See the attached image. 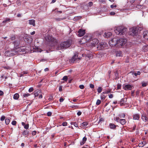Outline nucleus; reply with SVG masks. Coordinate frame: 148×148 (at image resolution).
Returning a JSON list of instances; mask_svg holds the SVG:
<instances>
[{
    "instance_id": "obj_1",
    "label": "nucleus",
    "mask_w": 148,
    "mask_h": 148,
    "mask_svg": "<svg viewBox=\"0 0 148 148\" xmlns=\"http://www.w3.org/2000/svg\"><path fill=\"white\" fill-rule=\"evenodd\" d=\"M126 42V40L123 38L117 39L116 38H113L109 41V44L111 46H114L116 45L119 47H121L124 45Z\"/></svg>"
},
{
    "instance_id": "obj_2",
    "label": "nucleus",
    "mask_w": 148,
    "mask_h": 148,
    "mask_svg": "<svg viewBox=\"0 0 148 148\" xmlns=\"http://www.w3.org/2000/svg\"><path fill=\"white\" fill-rule=\"evenodd\" d=\"M127 29L123 26H119L115 27L114 31L116 34L120 35L124 34L127 32Z\"/></svg>"
},
{
    "instance_id": "obj_3",
    "label": "nucleus",
    "mask_w": 148,
    "mask_h": 148,
    "mask_svg": "<svg viewBox=\"0 0 148 148\" xmlns=\"http://www.w3.org/2000/svg\"><path fill=\"white\" fill-rule=\"evenodd\" d=\"M71 44V41L70 40H68L66 41L62 42L60 45L57 47L58 50L66 49L69 47Z\"/></svg>"
},
{
    "instance_id": "obj_4",
    "label": "nucleus",
    "mask_w": 148,
    "mask_h": 148,
    "mask_svg": "<svg viewBox=\"0 0 148 148\" xmlns=\"http://www.w3.org/2000/svg\"><path fill=\"white\" fill-rule=\"evenodd\" d=\"M108 48V45L105 42H101L97 45V48L98 50H103Z\"/></svg>"
},
{
    "instance_id": "obj_5",
    "label": "nucleus",
    "mask_w": 148,
    "mask_h": 148,
    "mask_svg": "<svg viewBox=\"0 0 148 148\" xmlns=\"http://www.w3.org/2000/svg\"><path fill=\"white\" fill-rule=\"evenodd\" d=\"M138 31L137 28L132 27L130 29V34L133 36H136L138 34Z\"/></svg>"
},
{
    "instance_id": "obj_6",
    "label": "nucleus",
    "mask_w": 148,
    "mask_h": 148,
    "mask_svg": "<svg viewBox=\"0 0 148 148\" xmlns=\"http://www.w3.org/2000/svg\"><path fill=\"white\" fill-rule=\"evenodd\" d=\"M90 42L92 45V47H94L98 43L99 40L97 38H94L92 40H90Z\"/></svg>"
},
{
    "instance_id": "obj_7",
    "label": "nucleus",
    "mask_w": 148,
    "mask_h": 148,
    "mask_svg": "<svg viewBox=\"0 0 148 148\" xmlns=\"http://www.w3.org/2000/svg\"><path fill=\"white\" fill-rule=\"evenodd\" d=\"M133 88V86L132 85L129 84L125 85L123 86V88L126 90H131Z\"/></svg>"
},
{
    "instance_id": "obj_8",
    "label": "nucleus",
    "mask_w": 148,
    "mask_h": 148,
    "mask_svg": "<svg viewBox=\"0 0 148 148\" xmlns=\"http://www.w3.org/2000/svg\"><path fill=\"white\" fill-rule=\"evenodd\" d=\"M78 36L79 37L83 36L85 33V30H84L80 29L78 31Z\"/></svg>"
},
{
    "instance_id": "obj_9",
    "label": "nucleus",
    "mask_w": 148,
    "mask_h": 148,
    "mask_svg": "<svg viewBox=\"0 0 148 148\" xmlns=\"http://www.w3.org/2000/svg\"><path fill=\"white\" fill-rule=\"evenodd\" d=\"M84 4L85 5V6L84 7V8L88 9L89 8V7H91L93 3L92 2L90 1L88 2L86 5L85 4V3Z\"/></svg>"
},
{
    "instance_id": "obj_10",
    "label": "nucleus",
    "mask_w": 148,
    "mask_h": 148,
    "mask_svg": "<svg viewBox=\"0 0 148 148\" xmlns=\"http://www.w3.org/2000/svg\"><path fill=\"white\" fill-rule=\"evenodd\" d=\"M12 52L11 51H7L5 52V54L7 56H12L14 55V53H12Z\"/></svg>"
},
{
    "instance_id": "obj_11",
    "label": "nucleus",
    "mask_w": 148,
    "mask_h": 148,
    "mask_svg": "<svg viewBox=\"0 0 148 148\" xmlns=\"http://www.w3.org/2000/svg\"><path fill=\"white\" fill-rule=\"evenodd\" d=\"M143 37L145 39L148 40V31H145L143 32Z\"/></svg>"
},
{
    "instance_id": "obj_12",
    "label": "nucleus",
    "mask_w": 148,
    "mask_h": 148,
    "mask_svg": "<svg viewBox=\"0 0 148 148\" xmlns=\"http://www.w3.org/2000/svg\"><path fill=\"white\" fill-rule=\"evenodd\" d=\"M112 35V34L110 32H109L108 33H105L103 36L106 38H108L110 37Z\"/></svg>"
},
{
    "instance_id": "obj_13",
    "label": "nucleus",
    "mask_w": 148,
    "mask_h": 148,
    "mask_svg": "<svg viewBox=\"0 0 148 148\" xmlns=\"http://www.w3.org/2000/svg\"><path fill=\"white\" fill-rule=\"evenodd\" d=\"M29 24L30 25H32L33 26L35 25V21L34 20H30L29 21Z\"/></svg>"
},
{
    "instance_id": "obj_14",
    "label": "nucleus",
    "mask_w": 148,
    "mask_h": 148,
    "mask_svg": "<svg viewBox=\"0 0 148 148\" xmlns=\"http://www.w3.org/2000/svg\"><path fill=\"white\" fill-rule=\"evenodd\" d=\"M141 118L145 122H146L147 121V118L144 114L142 115Z\"/></svg>"
},
{
    "instance_id": "obj_15",
    "label": "nucleus",
    "mask_w": 148,
    "mask_h": 148,
    "mask_svg": "<svg viewBox=\"0 0 148 148\" xmlns=\"http://www.w3.org/2000/svg\"><path fill=\"white\" fill-rule=\"evenodd\" d=\"M29 133V132L28 130H24L22 133L23 136H28Z\"/></svg>"
},
{
    "instance_id": "obj_16",
    "label": "nucleus",
    "mask_w": 148,
    "mask_h": 148,
    "mask_svg": "<svg viewBox=\"0 0 148 148\" xmlns=\"http://www.w3.org/2000/svg\"><path fill=\"white\" fill-rule=\"evenodd\" d=\"M126 99H122L120 101V104L121 106L123 105L126 102Z\"/></svg>"
},
{
    "instance_id": "obj_17",
    "label": "nucleus",
    "mask_w": 148,
    "mask_h": 148,
    "mask_svg": "<svg viewBox=\"0 0 148 148\" xmlns=\"http://www.w3.org/2000/svg\"><path fill=\"white\" fill-rule=\"evenodd\" d=\"M140 118V116L138 114H135L133 116V119L134 120H138Z\"/></svg>"
},
{
    "instance_id": "obj_18",
    "label": "nucleus",
    "mask_w": 148,
    "mask_h": 148,
    "mask_svg": "<svg viewBox=\"0 0 148 148\" xmlns=\"http://www.w3.org/2000/svg\"><path fill=\"white\" fill-rule=\"evenodd\" d=\"M110 127L111 129H115L117 126L115 125L113 123L110 124Z\"/></svg>"
},
{
    "instance_id": "obj_19",
    "label": "nucleus",
    "mask_w": 148,
    "mask_h": 148,
    "mask_svg": "<svg viewBox=\"0 0 148 148\" xmlns=\"http://www.w3.org/2000/svg\"><path fill=\"white\" fill-rule=\"evenodd\" d=\"M11 21V19L9 18H6L5 19L3 20L2 23L3 24H6L7 22H10Z\"/></svg>"
},
{
    "instance_id": "obj_20",
    "label": "nucleus",
    "mask_w": 148,
    "mask_h": 148,
    "mask_svg": "<svg viewBox=\"0 0 148 148\" xmlns=\"http://www.w3.org/2000/svg\"><path fill=\"white\" fill-rule=\"evenodd\" d=\"M120 123L123 125H124L126 123L125 120V119H121L120 120Z\"/></svg>"
},
{
    "instance_id": "obj_21",
    "label": "nucleus",
    "mask_w": 148,
    "mask_h": 148,
    "mask_svg": "<svg viewBox=\"0 0 148 148\" xmlns=\"http://www.w3.org/2000/svg\"><path fill=\"white\" fill-rule=\"evenodd\" d=\"M13 44L14 45V46L17 47L20 44L19 41L16 40L13 42Z\"/></svg>"
},
{
    "instance_id": "obj_22",
    "label": "nucleus",
    "mask_w": 148,
    "mask_h": 148,
    "mask_svg": "<svg viewBox=\"0 0 148 148\" xmlns=\"http://www.w3.org/2000/svg\"><path fill=\"white\" fill-rule=\"evenodd\" d=\"M77 56L75 55L71 58V62H74L77 58Z\"/></svg>"
},
{
    "instance_id": "obj_23",
    "label": "nucleus",
    "mask_w": 148,
    "mask_h": 148,
    "mask_svg": "<svg viewBox=\"0 0 148 148\" xmlns=\"http://www.w3.org/2000/svg\"><path fill=\"white\" fill-rule=\"evenodd\" d=\"M116 56H122V52L121 51H117L116 52Z\"/></svg>"
},
{
    "instance_id": "obj_24",
    "label": "nucleus",
    "mask_w": 148,
    "mask_h": 148,
    "mask_svg": "<svg viewBox=\"0 0 148 148\" xmlns=\"http://www.w3.org/2000/svg\"><path fill=\"white\" fill-rule=\"evenodd\" d=\"M19 97V95L18 93L15 94L13 97L14 99H17Z\"/></svg>"
},
{
    "instance_id": "obj_25",
    "label": "nucleus",
    "mask_w": 148,
    "mask_h": 148,
    "mask_svg": "<svg viewBox=\"0 0 148 148\" xmlns=\"http://www.w3.org/2000/svg\"><path fill=\"white\" fill-rule=\"evenodd\" d=\"M146 144V142H141L139 143L138 146L140 147H142Z\"/></svg>"
},
{
    "instance_id": "obj_26",
    "label": "nucleus",
    "mask_w": 148,
    "mask_h": 148,
    "mask_svg": "<svg viewBox=\"0 0 148 148\" xmlns=\"http://www.w3.org/2000/svg\"><path fill=\"white\" fill-rule=\"evenodd\" d=\"M133 75H134L136 76L138 75H140V72L139 71H138L137 73L136 72H133L132 73Z\"/></svg>"
},
{
    "instance_id": "obj_27",
    "label": "nucleus",
    "mask_w": 148,
    "mask_h": 148,
    "mask_svg": "<svg viewBox=\"0 0 148 148\" xmlns=\"http://www.w3.org/2000/svg\"><path fill=\"white\" fill-rule=\"evenodd\" d=\"M41 93V92L40 91H37L36 92L34 93V95L35 97H37L39 96L40 93Z\"/></svg>"
},
{
    "instance_id": "obj_28",
    "label": "nucleus",
    "mask_w": 148,
    "mask_h": 148,
    "mask_svg": "<svg viewBox=\"0 0 148 148\" xmlns=\"http://www.w3.org/2000/svg\"><path fill=\"white\" fill-rule=\"evenodd\" d=\"M119 116L121 118H124L125 116V115L124 113H123L119 114Z\"/></svg>"
},
{
    "instance_id": "obj_29",
    "label": "nucleus",
    "mask_w": 148,
    "mask_h": 148,
    "mask_svg": "<svg viewBox=\"0 0 148 148\" xmlns=\"http://www.w3.org/2000/svg\"><path fill=\"white\" fill-rule=\"evenodd\" d=\"M88 123L87 122H84L81 124V126L82 127H85L88 125Z\"/></svg>"
},
{
    "instance_id": "obj_30",
    "label": "nucleus",
    "mask_w": 148,
    "mask_h": 148,
    "mask_svg": "<svg viewBox=\"0 0 148 148\" xmlns=\"http://www.w3.org/2000/svg\"><path fill=\"white\" fill-rule=\"evenodd\" d=\"M86 57H88L90 59L92 58L93 56L91 54H88L86 55Z\"/></svg>"
},
{
    "instance_id": "obj_31",
    "label": "nucleus",
    "mask_w": 148,
    "mask_h": 148,
    "mask_svg": "<svg viewBox=\"0 0 148 148\" xmlns=\"http://www.w3.org/2000/svg\"><path fill=\"white\" fill-rule=\"evenodd\" d=\"M102 89V88L101 87H99L97 89L98 92L99 93H100L101 92Z\"/></svg>"
},
{
    "instance_id": "obj_32",
    "label": "nucleus",
    "mask_w": 148,
    "mask_h": 148,
    "mask_svg": "<svg viewBox=\"0 0 148 148\" xmlns=\"http://www.w3.org/2000/svg\"><path fill=\"white\" fill-rule=\"evenodd\" d=\"M10 122V120L9 119H5V123L6 125L8 124Z\"/></svg>"
},
{
    "instance_id": "obj_33",
    "label": "nucleus",
    "mask_w": 148,
    "mask_h": 148,
    "mask_svg": "<svg viewBox=\"0 0 148 148\" xmlns=\"http://www.w3.org/2000/svg\"><path fill=\"white\" fill-rule=\"evenodd\" d=\"M142 84L143 87H145L147 86V83L146 82H143L142 83Z\"/></svg>"
},
{
    "instance_id": "obj_34",
    "label": "nucleus",
    "mask_w": 148,
    "mask_h": 148,
    "mask_svg": "<svg viewBox=\"0 0 148 148\" xmlns=\"http://www.w3.org/2000/svg\"><path fill=\"white\" fill-rule=\"evenodd\" d=\"M101 103V101L100 100L98 99L96 103V104L97 105H99Z\"/></svg>"
},
{
    "instance_id": "obj_35",
    "label": "nucleus",
    "mask_w": 148,
    "mask_h": 148,
    "mask_svg": "<svg viewBox=\"0 0 148 148\" xmlns=\"http://www.w3.org/2000/svg\"><path fill=\"white\" fill-rule=\"evenodd\" d=\"M67 79H68V77H67V76H64L63 77V78L62 79L63 80H64V81H67Z\"/></svg>"
},
{
    "instance_id": "obj_36",
    "label": "nucleus",
    "mask_w": 148,
    "mask_h": 148,
    "mask_svg": "<svg viewBox=\"0 0 148 148\" xmlns=\"http://www.w3.org/2000/svg\"><path fill=\"white\" fill-rule=\"evenodd\" d=\"M29 127V124H27L26 125H25L24 126V128L25 129H28Z\"/></svg>"
},
{
    "instance_id": "obj_37",
    "label": "nucleus",
    "mask_w": 148,
    "mask_h": 148,
    "mask_svg": "<svg viewBox=\"0 0 148 148\" xmlns=\"http://www.w3.org/2000/svg\"><path fill=\"white\" fill-rule=\"evenodd\" d=\"M117 89H121V84H118L117 85Z\"/></svg>"
},
{
    "instance_id": "obj_38",
    "label": "nucleus",
    "mask_w": 148,
    "mask_h": 148,
    "mask_svg": "<svg viewBox=\"0 0 148 148\" xmlns=\"http://www.w3.org/2000/svg\"><path fill=\"white\" fill-rule=\"evenodd\" d=\"M30 94L29 93L25 94L23 95V97H27Z\"/></svg>"
},
{
    "instance_id": "obj_39",
    "label": "nucleus",
    "mask_w": 148,
    "mask_h": 148,
    "mask_svg": "<svg viewBox=\"0 0 148 148\" xmlns=\"http://www.w3.org/2000/svg\"><path fill=\"white\" fill-rule=\"evenodd\" d=\"M104 121L103 119V118H101L98 122V123H101Z\"/></svg>"
},
{
    "instance_id": "obj_40",
    "label": "nucleus",
    "mask_w": 148,
    "mask_h": 148,
    "mask_svg": "<svg viewBox=\"0 0 148 148\" xmlns=\"http://www.w3.org/2000/svg\"><path fill=\"white\" fill-rule=\"evenodd\" d=\"M47 115L48 116H51L52 115V113L51 112H47Z\"/></svg>"
},
{
    "instance_id": "obj_41",
    "label": "nucleus",
    "mask_w": 148,
    "mask_h": 148,
    "mask_svg": "<svg viewBox=\"0 0 148 148\" xmlns=\"http://www.w3.org/2000/svg\"><path fill=\"white\" fill-rule=\"evenodd\" d=\"M79 87L81 89H83L84 88V86L83 85H80Z\"/></svg>"
},
{
    "instance_id": "obj_42",
    "label": "nucleus",
    "mask_w": 148,
    "mask_h": 148,
    "mask_svg": "<svg viewBox=\"0 0 148 148\" xmlns=\"http://www.w3.org/2000/svg\"><path fill=\"white\" fill-rule=\"evenodd\" d=\"M5 118V117L4 116H1L0 120L1 121H3Z\"/></svg>"
},
{
    "instance_id": "obj_43",
    "label": "nucleus",
    "mask_w": 148,
    "mask_h": 148,
    "mask_svg": "<svg viewBox=\"0 0 148 148\" xmlns=\"http://www.w3.org/2000/svg\"><path fill=\"white\" fill-rule=\"evenodd\" d=\"M67 123L66 122H63L62 124V125L63 126H66L67 125Z\"/></svg>"
},
{
    "instance_id": "obj_44",
    "label": "nucleus",
    "mask_w": 148,
    "mask_h": 148,
    "mask_svg": "<svg viewBox=\"0 0 148 148\" xmlns=\"http://www.w3.org/2000/svg\"><path fill=\"white\" fill-rule=\"evenodd\" d=\"M142 6L140 5H137L136 6V8L138 9H141L142 8Z\"/></svg>"
},
{
    "instance_id": "obj_45",
    "label": "nucleus",
    "mask_w": 148,
    "mask_h": 148,
    "mask_svg": "<svg viewBox=\"0 0 148 148\" xmlns=\"http://www.w3.org/2000/svg\"><path fill=\"white\" fill-rule=\"evenodd\" d=\"M16 122L15 121H13L12 123V124L13 125H16Z\"/></svg>"
},
{
    "instance_id": "obj_46",
    "label": "nucleus",
    "mask_w": 148,
    "mask_h": 148,
    "mask_svg": "<svg viewBox=\"0 0 148 148\" xmlns=\"http://www.w3.org/2000/svg\"><path fill=\"white\" fill-rule=\"evenodd\" d=\"M34 90L33 88L32 87H31L29 88V92H31L33 91Z\"/></svg>"
},
{
    "instance_id": "obj_47",
    "label": "nucleus",
    "mask_w": 148,
    "mask_h": 148,
    "mask_svg": "<svg viewBox=\"0 0 148 148\" xmlns=\"http://www.w3.org/2000/svg\"><path fill=\"white\" fill-rule=\"evenodd\" d=\"M116 119V121L117 122H120V120L121 119H120V118L119 117H116L115 118Z\"/></svg>"
},
{
    "instance_id": "obj_48",
    "label": "nucleus",
    "mask_w": 148,
    "mask_h": 148,
    "mask_svg": "<svg viewBox=\"0 0 148 148\" xmlns=\"http://www.w3.org/2000/svg\"><path fill=\"white\" fill-rule=\"evenodd\" d=\"M90 87L92 88H94V86L93 84H90Z\"/></svg>"
},
{
    "instance_id": "obj_49",
    "label": "nucleus",
    "mask_w": 148,
    "mask_h": 148,
    "mask_svg": "<svg viewBox=\"0 0 148 148\" xmlns=\"http://www.w3.org/2000/svg\"><path fill=\"white\" fill-rule=\"evenodd\" d=\"M42 51V50L39 48H37L36 50V51L38 52H41Z\"/></svg>"
},
{
    "instance_id": "obj_50",
    "label": "nucleus",
    "mask_w": 148,
    "mask_h": 148,
    "mask_svg": "<svg viewBox=\"0 0 148 148\" xmlns=\"http://www.w3.org/2000/svg\"><path fill=\"white\" fill-rule=\"evenodd\" d=\"M36 131H33L32 132V135L34 136L36 134Z\"/></svg>"
},
{
    "instance_id": "obj_51",
    "label": "nucleus",
    "mask_w": 148,
    "mask_h": 148,
    "mask_svg": "<svg viewBox=\"0 0 148 148\" xmlns=\"http://www.w3.org/2000/svg\"><path fill=\"white\" fill-rule=\"evenodd\" d=\"M116 6H117L116 5H110V7L112 8H116Z\"/></svg>"
},
{
    "instance_id": "obj_52",
    "label": "nucleus",
    "mask_w": 148,
    "mask_h": 148,
    "mask_svg": "<svg viewBox=\"0 0 148 148\" xmlns=\"http://www.w3.org/2000/svg\"><path fill=\"white\" fill-rule=\"evenodd\" d=\"M62 86H60L59 87V91H61L62 90Z\"/></svg>"
},
{
    "instance_id": "obj_53",
    "label": "nucleus",
    "mask_w": 148,
    "mask_h": 148,
    "mask_svg": "<svg viewBox=\"0 0 148 148\" xmlns=\"http://www.w3.org/2000/svg\"><path fill=\"white\" fill-rule=\"evenodd\" d=\"M15 38V36H13L11 37L10 39L11 40H14Z\"/></svg>"
},
{
    "instance_id": "obj_54",
    "label": "nucleus",
    "mask_w": 148,
    "mask_h": 148,
    "mask_svg": "<svg viewBox=\"0 0 148 148\" xmlns=\"http://www.w3.org/2000/svg\"><path fill=\"white\" fill-rule=\"evenodd\" d=\"M82 112H80V111H79L77 113V114L78 116H79L81 114Z\"/></svg>"
},
{
    "instance_id": "obj_55",
    "label": "nucleus",
    "mask_w": 148,
    "mask_h": 148,
    "mask_svg": "<svg viewBox=\"0 0 148 148\" xmlns=\"http://www.w3.org/2000/svg\"><path fill=\"white\" fill-rule=\"evenodd\" d=\"M64 100V99H63V98H61L60 99L59 101H60V102H62Z\"/></svg>"
},
{
    "instance_id": "obj_56",
    "label": "nucleus",
    "mask_w": 148,
    "mask_h": 148,
    "mask_svg": "<svg viewBox=\"0 0 148 148\" xmlns=\"http://www.w3.org/2000/svg\"><path fill=\"white\" fill-rule=\"evenodd\" d=\"M110 14L111 15H114L115 14V13L114 12H111L110 13Z\"/></svg>"
},
{
    "instance_id": "obj_57",
    "label": "nucleus",
    "mask_w": 148,
    "mask_h": 148,
    "mask_svg": "<svg viewBox=\"0 0 148 148\" xmlns=\"http://www.w3.org/2000/svg\"><path fill=\"white\" fill-rule=\"evenodd\" d=\"M86 140V138L85 137H84L83 138L82 141H84L85 142Z\"/></svg>"
},
{
    "instance_id": "obj_58",
    "label": "nucleus",
    "mask_w": 148,
    "mask_h": 148,
    "mask_svg": "<svg viewBox=\"0 0 148 148\" xmlns=\"http://www.w3.org/2000/svg\"><path fill=\"white\" fill-rule=\"evenodd\" d=\"M110 98H112L113 97V95L112 94H110L109 96Z\"/></svg>"
},
{
    "instance_id": "obj_59",
    "label": "nucleus",
    "mask_w": 148,
    "mask_h": 148,
    "mask_svg": "<svg viewBox=\"0 0 148 148\" xmlns=\"http://www.w3.org/2000/svg\"><path fill=\"white\" fill-rule=\"evenodd\" d=\"M23 74H27L28 73L27 71H23L22 72Z\"/></svg>"
},
{
    "instance_id": "obj_60",
    "label": "nucleus",
    "mask_w": 148,
    "mask_h": 148,
    "mask_svg": "<svg viewBox=\"0 0 148 148\" xmlns=\"http://www.w3.org/2000/svg\"><path fill=\"white\" fill-rule=\"evenodd\" d=\"M38 97L39 98H42V96L41 94V93H40V94L39 95V96Z\"/></svg>"
},
{
    "instance_id": "obj_61",
    "label": "nucleus",
    "mask_w": 148,
    "mask_h": 148,
    "mask_svg": "<svg viewBox=\"0 0 148 148\" xmlns=\"http://www.w3.org/2000/svg\"><path fill=\"white\" fill-rule=\"evenodd\" d=\"M3 94V92L2 91L0 90V96H1Z\"/></svg>"
},
{
    "instance_id": "obj_62",
    "label": "nucleus",
    "mask_w": 148,
    "mask_h": 148,
    "mask_svg": "<svg viewBox=\"0 0 148 148\" xmlns=\"http://www.w3.org/2000/svg\"><path fill=\"white\" fill-rule=\"evenodd\" d=\"M49 69L47 68H46L45 69L44 71H49Z\"/></svg>"
},
{
    "instance_id": "obj_63",
    "label": "nucleus",
    "mask_w": 148,
    "mask_h": 148,
    "mask_svg": "<svg viewBox=\"0 0 148 148\" xmlns=\"http://www.w3.org/2000/svg\"><path fill=\"white\" fill-rule=\"evenodd\" d=\"M74 125L76 127H77L78 126V125H77V123L76 122L74 123Z\"/></svg>"
},
{
    "instance_id": "obj_64",
    "label": "nucleus",
    "mask_w": 148,
    "mask_h": 148,
    "mask_svg": "<svg viewBox=\"0 0 148 148\" xmlns=\"http://www.w3.org/2000/svg\"><path fill=\"white\" fill-rule=\"evenodd\" d=\"M84 143V141H82L80 142V144L81 145H83Z\"/></svg>"
}]
</instances>
